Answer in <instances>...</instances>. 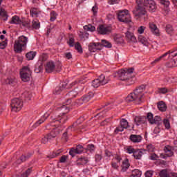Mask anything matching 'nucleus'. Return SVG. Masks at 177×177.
I'll return each mask as SVG.
<instances>
[{
  "label": "nucleus",
  "mask_w": 177,
  "mask_h": 177,
  "mask_svg": "<svg viewBox=\"0 0 177 177\" xmlns=\"http://www.w3.org/2000/svg\"><path fill=\"white\" fill-rule=\"evenodd\" d=\"M137 6L135 8V10H133V15L135 17H137L138 20H142L146 21L147 20V11L146 8H148V10L151 12H156L157 9V4L154 0H136Z\"/></svg>",
  "instance_id": "1"
},
{
  "label": "nucleus",
  "mask_w": 177,
  "mask_h": 177,
  "mask_svg": "<svg viewBox=\"0 0 177 177\" xmlns=\"http://www.w3.org/2000/svg\"><path fill=\"white\" fill-rule=\"evenodd\" d=\"M145 91L146 85L142 84L138 86L127 97V102H133L134 104H142L145 102Z\"/></svg>",
  "instance_id": "2"
},
{
  "label": "nucleus",
  "mask_w": 177,
  "mask_h": 177,
  "mask_svg": "<svg viewBox=\"0 0 177 177\" xmlns=\"http://www.w3.org/2000/svg\"><path fill=\"white\" fill-rule=\"evenodd\" d=\"M146 120H147L151 125L156 124V125H161L162 121L161 120V117L156 115L153 117V113L149 112L147 114L146 116H136L134 118V122L137 126L142 125V124H145L146 122Z\"/></svg>",
  "instance_id": "3"
},
{
  "label": "nucleus",
  "mask_w": 177,
  "mask_h": 177,
  "mask_svg": "<svg viewBox=\"0 0 177 177\" xmlns=\"http://www.w3.org/2000/svg\"><path fill=\"white\" fill-rule=\"evenodd\" d=\"M59 110L62 112V115H59L57 113H53L51 116V122H59V124H63L67 120V113L70 111V106H67V105H62L59 107Z\"/></svg>",
  "instance_id": "4"
},
{
  "label": "nucleus",
  "mask_w": 177,
  "mask_h": 177,
  "mask_svg": "<svg viewBox=\"0 0 177 177\" xmlns=\"http://www.w3.org/2000/svg\"><path fill=\"white\" fill-rule=\"evenodd\" d=\"M28 42V37L22 35L18 37L17 40L15 41L14 50L17 53H20L23 52V48L27 46V43Z\"/></svg>",
  "instance_id": "5"
},
{
  "label": "nucleus",
  "mask_w": 177,
  "mask_h": 177,
  "mask_svg": "<svg viewBox=\"0 0 177 177\" xmlns=\"http://www.w3.org/2000/svg\"><path fill=\"white\" fill-rule=\"evenodd\" d=\"M117 16L118 19L121 23H125L126 24H128V23H131V21H132V19H131V15H129V11L127 10L118 11Z\"/></svg>",
  "instance_id": "6"
},
{
  "label": "nucleus",
  "mask_w": 177,
  "mask_h": 177,
  "mask_svg": "<svg viewBox=\"0 0 177 177\" xmlns=\"http://www.w3.org/2000/svg\"><path fill=\"white\" fill-rule=\"evenodd\" d=\"M19 74L21 75V79L24 82H28L31 80L32 72L31 71V69H30V67L24 66L21 69Z\"/></svg>",
  "instance_id": "7"
},
{
  "label": "nucleus",
  "mask_w": 177,
  "mask_h": 177,
  "mask_svg": "<svg viewBox=\"0 0 177 177\" xmlns=\"http://www.w3.org/2000/svg\"><path fill=\"white\" fill-rule=\"evenodd\" d=\"M110 81V78L106 77L103 74L100 75L97 79L94 80L92 82V86L93 88H99V86H101V85H106V84H109Z\"/></svg>",
  "instance_id": "8"
},
{
  "label": "nucleus",
  "mask_w": 177,
  "mask_h": 177,
  "mask_svg": "<svg viewBox=\"0 0 177 177\" xmlns=\"http://www.w3.org/2000/svg\"><path fill=\"white\" fill-rule=\"evenodd\" d=\"M133 73V68L129 69H121L118 71V77L120 81H127L129 77H131V74Z\"/></svg>",
  "instance_id": "9"
},
{
  "label": "nucleus",
  "mask_w": 177,
  "mask_h": 177,
  "mask_svg": "<svg viewBox=\"0 0 177 177\" xmlns=\"http://www.w3.org/2000/svg\"><path fill=\"white\" fill-rule=\"evenodd\" d=\"M12 111H20L23 107V101L20 98H14L10 104Z\"/></svg>",
  "instance_id": "10"
},
{
  "label": "nucleus",
  "mask_w": 177,
  "mask_h": 177,
  "mask_svg": "<svg viewBox=\"0 0 177 177\" xmlns=\"http://www.w3.org/2000/svg\"><path fill=\"white\" fill-rule=\"evenodd\" d=\"M62 126L60 124H53V127H55V129H53L52 131H50L48 134L46 135L48 139L49 140H52V139H55L62 132V131L59 129Z\"/></svg>",
  "instance_id": "11"
},
{
  "label": "nucleus",
  "mask_w": 177,
  "mask_h": 177,
  "mask_svg": "<svg viewBox=\"0 0 177 177\" xmlns=\"http://www.w3.org/2000/svg\"><path fill=\"white\" fill-rule=\"evenodd\" d=\"M112 28L111 26H106L103 24H101L97 28V31L101 35H109L111 32Z\"/></svg>",
  "instance_id": "12"
},
{
  "label": "nucleus",
  "mask_w": 177,
  "mask_h": 177,
  "mask_svg": "<svg viewBox=\"0 0 177 177\" xmlns=\"http://www.w3.org/2000/svg\"><path fill=\"white\" fill-rule=\"evenodd\" d=\"M84 150L85 149L82 145H78L75 148L71 149L69 154L71 157H75V154H82V153H84Z\"/></svg>",
  "instance_id": "13"
},
{
  "label": "nucleus",
  "mask_w": 177,
  "mask_h": 177,
  "mask_svg": "<svg viewBox=\"0 0 177 177\" xmlns=\"http://www.w3.org/2000/svg\"><path fill=\"white\" fill-rule=\"evenodd\" d=\"M84 121H85V118L84 117H80L75 123H73L71 126L73 128V131L84 129V127L80 126Z\"/></svg>",
  "instance_id": "14"
},
{
  "label": "nucleus",
  "mask_w": 177,
  "mask_h": 177,
  "mask_svg": "<svg viewBox=\"0 0 177 177\" xmlns=\"http://www.w3.org/2000/svg\"><path fill=\"white\" fill-rule=\"evenodd\" d=\"M89 162V159H88V157L85 156H81L80 158H78L76 160V165L78 167H84V165H86Z\"/></svg>",
  "instance_id": "15"
},
{
  "label": "nucleus",
  "mask_w": 177,
  "mask_h": 177,
  "mask_svg": "<svg viewBox=\"0 0 177 177\" xmlns=\"http://www.w3.org/2000/svg\"><path fill=\"white\" fill-rule=\"evenodd\" d=\"M102 48H100V43L97 42H91L88 44V50L89 52H97V50H100Z\"/></svg>",
  "instance_id": "16"
},
{
  "label": "nucleus",
  "mask_w": 177,
  "mask_h": 177,
  "mask_svg": "<svg viewBox=\"0 0 177 177\" xmlns=\"http://www.w3.org/2000/svg\"><path fill=\"white\" fill-rule=\"evenodd\" d=\"M146 153H147L146 149H136L133 156L136 160H140L142 156H145Z\"/></svg>",
  "instance_id": "17"
},
{
  "label": "nucleus",
  "mask_w": 177,
  "mask_h": 177,
  "mask_svg": "<svg viewBox=\"0 0 177 177\" xmlns=\"http://www.w3.org/2000/svg\"><path fill=\"white\" fill-rule=\"evenodd\" d=\"M149 30L153 35L156 37H160V30L157 28V25L153 23H149Z\"/></svg>",
  "instance_id": "18"
},
{
  "label": "nucleus",
  "mask_w": 177,
  "mask_h": 177,
  "mask_svg": "<svg viewBox=\"0 0 177 177\" xmlns=\"http://www.w3.org/2000/svg\"><path fill=\"white\" fill-rule=\"evenodd\" d=\"M125 37H126V39L127 41V42H138V39H136V37H135V35H133V33L127 31L125 33Z\"/></svg>",
  "instance_id": "19"
},
{
  "label": "nucleus",
  "mask_w": 177,
  "mask_h": 177,
  "mask_svg": "<svg viewBox=\"0 0 177 177\" xmlns=\"http://www.w3.org/2000/svg\"><path fill=\"white\" fill-rule=\"evenodd\" d=\"M74 131L73 127H69L66 129V131L62 134V139L67 142L68 140V135H71V131Z\"/></svg>",
  "instance_id": "20"
},
{
  "label": "nucleus",
  "mask_w": 177,
  "mask_h": 177,
  "mask_svg": "<svg viewBox=\"0 0 177 177\" xmlns=\"http://www.w3.org/2000/svg\"><path fill=\"white\" fill-rule=\"evenodd\" d=\"M48 117H49V113H45L39 120H37L35 123L34 124L35 128H37V127H39L41 124L45 122V121L48 120Z\"/></svg>",
  "instance_id": "21"
},
{
  "label": "nucleus",
  "mask_w": 177,
  "mask_h": 177,
  "mask_svg": "<svg viewBox=\"0 0 177 177\" xmlns=\"http://www.w3.org/2000/svg\"><path fill=\"white\" fill-rule=\"evenodd\" d=\"M166 66L172 68L177 66V58H170L166 63Z\"/></svg>",
  "instance_id": "22"
},
{
  "label": "nucleus",
  "mask_w": 177,
  "mask_h": 177,
  "mask_svg": "<svg viewBox=\"0 0 177 177\" xmlns=\"http://www.w3.org/2000/svg\"><path fill=\"white\" fill-rule=\"evenodd\" d=\"M56 68V65H55V62H48L46 66V73H53L55 68Z\"/></svg>",
  "instance_id": "23"
},
{
  "label": "nucleus",
  "mask_w": 177,
  "mask_h": 177,
  "mask_svg": "<svg viewBox=\"0 0 177 177\" xmlns=\"http://www.w3.org/2000/svg\"><path fill=\"white\" fill-rule=\"evenodd\" d=\"M129 139L131 142H133V143H140V142H142V136L131 134Z\"/></svg>",
  "instance_id": "24"
},
{
  "label": "nucleus",
  "mask_w": 177,
  "mask_h": 177,
  "mask_svg": "<svg viewBox=\"0 0 177 177\" xmlns=\"http://www.w3.org/2000/svg\"><path fill=\"white\" fill-rule=\"evenodd\" d=\"M173 147L170 145H166L164 147V151L166 153L167 157H172L174 156V151H172Z\"/></svg>",
  "instance_id": "25"
},
{
  "label": "nucleus",
  "mask_w": 177,
  "mask_h": 177,
  "mask_svg": "<svg viewBox=\"0 0 177 177\" xmlns=\"http://www.w3.org/2000/svg\"><path fill=\"white\" fill-rule=\"evenodd\" d=\"M93 96H95V93H93V92H89L88 94L83 95L81 98L83 100V103H88Z\"/></svg>",
  "instance_id": "26"
},
{
  "label": "nucleus",
  "mask_w": 177,
  "mask_h": 177,
  "mask_svg": "<svg viewBox=\"0 0 177 177\" xmlns=\"http://www.w3.org/2000/svg\"><path fill=\"white\" fill-rule=\"evenodd\" d=\"M31 157V153H27L26 155H22L19 159H17L16 162L17 164H21V162H25V161H27L28 158Z\"/></svg>",
  "instance_id": "27"
},
{
  "label": "nucleus",
  "mask_w": 177,
  "mask_h": 177,
  "mask_svg": "<svg viewBox=\"0 0 177 177\" xmlns=\"http://www.w3.org/2000/svg\"><path fill=\"white\" fill-rule=\"evenodd\" d=\"M138 42H140L145 46H149V41H147V39L145 36L140 35L138 36Z\"/></svg>",
  "instance_id": "28"
},
{
  "label": "nucleus",
  "mask_w": 177,
  "mask_h": 177,
  "mask_svg": "<svg viewBox=\"0 0 177 177\" xmlns=\"http://www.w3.org/2000/svg\"><path fill=\"white\" fill-rule=\"evenodd\" d=\"M42 70H44V64H42V62H38L35 65V73H42Z\"/></svg>",
  "instance_id": "29"
},
{
  "label": "nucleus",
  "mask_w": 177,
  "mask_h": 177,
  "mask_svg": "<svg viewBox=\"0 0 177 177\" xmlns=\"http://www.w3.org/2000/svg\"><path fill=\"white\" fill-rule=\"evenodd\" d=\"M10 24H21V20L19 16H14L12 17L11 21H10Z\"/></svg>",
  "instance_id": "30"
},
{
  "label": "nucleus",
  "mask_w": 177,
  "mask_h": 177,
  "mask_svg": "<svg viewBox=\"0 0 177 177\" xmlns=\"http://www.w3.org/2000/svg\"><path fill=\"white\" fill-rule=\"evenodd\" d=\"M35 56H37V52L35 51H30L26 55V57L28 60H33Z\"/></svg>",
  "instance_id": "31"
},
{
  "label": "nucleus",
  "mask_w": 177,
  "mask_h": 177,
  "mask_svg": "<svg viewBox=\"0 0 177 177\" xmlns=\"http://www.w3.org/2000/svg\"><path fill=\"white\" fill-rule=\"evenodd\" d=\"M158 109L160 111H167V104L161 101L158 103Z\"/></svg>",
  "instance_id": "32"
},
{
  "label": "nucleus",
  "mask_w": 177,
  "mask_h": 177,
  "mask_svg": "<svg viewBox=\"0 0 177 177\" xmlns=\"http://www.w3.org/2000/svg\"><path fill=\"white\" fill-rule=\"evenodd\" d=\"M0 16L4 21H6L8 20V12H6V10L3 8L0 9Z\"/></svg>",
  "instance_id": "33"
},
{
  "label": "nucleus",
  "mask_w": 177,
  "mask_h": 177,
  "mask_svg": "<svg viewBox=\"0 0 177 177\" xmlns=\"http://www.w3.org/2000/svg\"><path fill=\"white\" fill-rule=\"evenodd\" d=\"M102 46H104L105 48H111V43H110L109 41L106 39H102L101 41L100 48H102Z\"/></svg>",
  "instance_id": "34"
},
{
  "label": "nucleus",
  "mask_w": 177,
  "mask_h": 177,
  "mask_svg": "<svg viewBox=\"0 0 177 177\" xmlns=\"http://www.w3.org/2000/svg\"><path fill=\"white\" fill-rule=\"evenodd\" d=\"M129 160H128V159L124 160L122 162V171H123V172H125V171H127V169L129 168Z\"/></svg>",
  "instance_id": "35"
},
{
  "label": "nucleus",
  "mask_w": 177,
  "mask_h": 177,
  "mask_svg": "<svg viewBox=\"0 0 177 177\" xmlns=\"http://www.w3.org/2000/svg\"><path fill=\"white\" fill-rule=\"evenodd\" d=\"M82 104H84V101L82 100V98H80L76 100L75 102H73L71 104V106H75V107H80V106H82Z\"/></svg>",
  "instance_id": "36"
},
{
  "label": "nucleus",
  "mask_w": 177,
  "mask_h": 177,
  "mask_svg": "<svg viewBox=\"0 0 177 177\" xmlns=\"http://www.w3.org/2000/svg\"><path fill=\"white\" fill-rule=\"evenodd\" d=\"M67 96L69 97V99H73L74 97H77V95H78V91H75V90H73L71 91H70L69 93H68V94H66Z\"/></svg>",
  "instance_id": "37"
},
{
  "label": "nucleus",
  "mask_w": 177,
  "mask_h": 177,
  "mask_svg": "<svg viewBox=\"0 0 177 177\" xmlns=\"http://www.w3.org/2000/svg\"><path fill=\"white\" fill-rule=\"evenodd\" d=\"M165 30L166 32L169 34V35H172V34H174V28L171 26V24L167 25Z\"/></svg>",
  "instance_id": "38"
},
{
  "label": "nucleus",
  "mask_w": 177,
  "mask_h": 177,
  "mask_svg": "<svg viewBox=\"0 0 177 177\" xmlns=\"http://www.w3.org/2000/svg\"><path fill=\"white\" fill-rule=\"evenodd\" d=\"M84 29L85 31H91V32H93L96 30V28L91 24L86 25L84 26Z\"/></svg>",
  "instance_id": "39"
},
{
  "label": "nucleus",
  "mask_w": 177,
  "mask_h": 177,
  "mask_svg": "<svg viewBox=\"0 0 177 177\" xmlns=\"http://www.w3.org/2000/svg\"><path fill=\"white\" fill-rule=\"evenodd\" d=\"M125 82L127 85H133V84H135V77H132V75L130 74V77H127Z\"/></svg>",
  "instance_id": "40"
},
{
  "label": "nucleus",
  "mask_w": 177,
  "mask_h": 177,
  "mask_svg": "<svg viewBox=\"0 0 177 177\" xmlns=\"http://www.w3.org/2000/svg\"><path fill=\"white\" fill-rule=\"evenodd\" d=\"M41 27V25L39 22L37 20H33L32 22V28L34 30H39V28Z\"/></svg>",
  "instance_id": "41"
},
{
  "label": "nucleus",
  "mask_w": 177,
  "mask_h": 177,
  "mask_svg": "<svg viewBox=\"0 0 177 177\" xmlns=\"http://www.w3.org/2000/svg\"><path fill=\"white\" fill-rule=\"evenodd\" d=\"M22 96L25 97L26 100H31V97H32V95H31V93L28 91H25Z\"/></svg>",
  "instance_id": "42"
},
{
  "label": "nucleus",
  "mask_w": 177,
  "mask_h": 177,
  "mask_svg": "<svg viewBox=\"0 0 177 177\" xmlns=\"http://www.w3.org/2000/svg\"><path fill=\"white\" fill-rule=\"evenodd\" d=\"M120 125L124 129H127V128H128V127H129V124H128V121L125 119H122L120 120Z\"/></svg>",
  "instance_id": "43"
},
{
  "label": "nucleus",
  "mask_w": 177,
  "mask_h": 177,
  "mask_svg": "<svg viewBox=\"0 0 177 177\" xmlns=\"http://www.w3.org/2000/svg\"><path fill=\"white\" fill-rule=\"evenodd\" d=\"M50 16V21H55L57 17V14L55 11H51Z\"/></svg>",
  "instance_id": "44"
},
{
  "label": "nucleus",
  "mask_w": 177,
  "mask_h": 177,
  "mask_svg": "<svg viewBox=\"0 0 177 177\" xmlns=\"http://www.w3.org/2000/svg\"><path fill=\"white\" fill-rule=\"evenodd\" d=\"M74 42H75V39H74V37L73 35H71L69 36V41H68V44L71 48H73L74 46Z\"/></svg>",
  "instance_id": "45"
},
{
  "label": "nucleus",
  "mask_w": 177,
  "mask_h": 177,
  "mask_svg": "<svg viewBox=\"0 0 177 177\" xmlns=\"http://www.w3.org/2000/svg\"><path fill=\"white\" fill-rule=\"evenodd\" d=\"M60 153H62V151L59 149L56 152H53L51 155L48 156L47 157L48 158H55V157H57L58 156H59Z\"/></svg>",
  "instance_id": "46"
},
{
  "label": "nucleus",
  "mask_w": 177,
  "mask_h": 177,
  "mask_svg": "<svg viewBox=\"0 0 177 177\" xmlns=\"http://www.w3.org/2000/svg\"><path fill=\"white\" fill-rule=\"evenodd\" d=\"M75 49L79 52V53H82V46H81V44L80 42H77L75 45Z\"/></svg>",
  "instance_id": "47"
},
{
  "label": "nucleus",
  "mask_w": 177,
  "mask_h": 177,
  "mask_svg": "<svg viewBox=\"0 0 177 177\" xmlns=\"http://www.w3.org/2000/svg\"><path fill=\"white\" fill-rule=\"evenodd\" d=\"M106 113H107V111L104 110L100 112L99 113H97L95 117H98L99 120H102V118H104V116L106 115Z\"/></svg>",
  "instance_id": "48"
},
{
  "label": "nucleus",
  "mask_w": 177,
  "mask_h": 177,
  "mask_svg": "<svg viewBox=\"0 0 177 177\" xmlns=\"http://www.w3.org/2000/svg\"><path fill=\"white\" fill-rule=\"evenodd\" d=\"M32 172V168H28L26 171L21 174L22 177H28L30 174Z\"/></svg>",
  "instance_id": "49"
},
{
  "label": "nucleus",
  "mask_w": 177,
  "mask_h": 177,
  "mask_svg": "<svg viewBox=\"0 0 177 177\" xmlns=\"http://www.w3.org/2000/svg\"><path fill=\"white\" fill-rule=\"evenodd\" d=\"M111 121V119L110 118L105 119L104 121L100 122V126L106 127V125H109V124H110Z\"/></svg>",
  "instance_id": "50"
},
{
  "label": "nucleus",
  "mask_w": 177,
  "mask_h": 177,
  "mask_svg": "<svg viewBox=\"0 0 177 177\" xmlns=\"http://www.w3.org/2000/svg\"><path fill=\"white\" fill-rule=\"evenodd\" d=\"M163 124H164L166 129H169V128H171V124L169 123V120L164 119Z\"/></svg>",
  "instance_id": "51"
},
{
  "label": "nucleus",
  "mask_w": 177,
  "mask_h": 177,
  "mask_svg": "<svg viewBox=\"0 0 177 177\" xmlns=\"http://www.w3.org/2000/svg\"><path fill=\"white\" fill-rule=\"evenodd\" d=\"M136 149H135L132 146H129L127 149V153H128L129 154H134L135 151Z\"/></svg>",
  "instance_id": "52"
},
{
  "label": "nucleus",
  "mask_w": 177,
  "mask_h": 177,
  "mask_svg": "<svg viewBox=\"0 0 177 177\" xmlns=\"http://www.w3.org/2000/svg\"><path fill=\"white\" fill-rule=\"evenodd\" d=\"M20 26H22L23 27H26V28H31V25L28 21H21Z\"/></svg>",
  "instance_id": "53"
},
{
  "label": "nucleus",
  "mask_w": 177,
  "mask_h": 177,
  "mask_svg": "<svg viewBox=\"0 0 177 177\" xmlns=\"http://www.w3.org/2000/svg\"><path fill=\"white\" fill-rule=\"evenodd\" d=\"M30 12V16H32V17H34V16H38V11H37V8H31Z\"/></svg>",
  "instance_id": "54"
},
{
  "label": "nucleus",
  "mask_w": 177,
  "mask_h": 177,
  "mask_svg": "<svg viewBox=\"0 0 177 177\" xmlns=\"http://www.w3.org/2000/svg\"><path fill=\"white\" fill-rule=\"evenodd\" d=\"M149 160H151L152 161H156V160H158L159 156L156 153H151L149 156Z\"/></svg>",
  "instance_id": "55"
},
{
  "label": "nucleus",
  "mask_w": 177,
  "mask_h": 177,
  "mask_svg": "<svg viewBox=\"0 0 177 177\" xmlns=\"http://www.w3.org/2000/svg\"><path fill=\"white\" fill-rule=\"evenodd\" d=\"M85 84V82H86V80H75V82H72L71 84V86H74V85H75L76 84Z\"/></svg>",
  "instance_id": "56"
},
{
  "label": "nucleus",
  "mask_w": 177,
  "mask_h": 177,
  "mask_svg": "<svg viewBox=\"0 0 177 177\" xmlns=\"http://www.w3.org/2000/svg\"><path fill=\"white\" fill-rule=\"evenodd\" d=\"M147 151H149V153H153L154 151V147L153 145L150 144L147 146Z\"/></svg>",
  "instance_id": "57"
},
{
  "label": "nucleus",
  "mask_w": 177,
  "mask_h": 177,
  "mask_svg": "<svg viewBox=\"0 0 177 177\" xmlns=\"http://www.w3.org/2000/svg\"><path fill=\"white\" fill-rule=\"evenodd\" d=\"M162 56H165L162 57V60H168V59H171V55L169 52H167L165 54L162 55Z\"/></svg>",
  "instance_id": "58"
},
{
  "label": "nucleus",
  "mask_w": 177,
  "mask_h": 177,
  "mask_svg": "<svg viewBox=\"0 0 177 177\" xmlns=\"http://www.w3.org/2000/svg\"><path fill=\"white\" fill-rule=\"evenodd\" d=\"M68 158V156L66 155H63L62 156L60 157L59 158V162L61 163H64L66 161H67V159Z\"/></svg>",
  "instance_id": "59"
},
{
  "label": "nucleus",
  "mask_w": 177,
  "mask_h": 177,
  "mask_svg": "<svg viewBox=\"0 0 177 177\" xmlns=\"http://www.w3.org/2000/svg\"><path fill=\"white\" fill-rule=\"evenodd\" d=\"M168 52H169L170 57H173V59H175V57L177 56V50H169Z\"/></svg>",
  "instance_id": "60"
},
{
  "label": "nucleus",
  "mask_w": 177,
  "mask_h": 177,
  "mask_svg": "<svg viewBox=\"0 0 177 177\" xmlns=\"http://www.w3.org/2000/svg\"><path fill=\"white\" fill-rule=\"evenodd\" d=\"M80 37L81 39L86 38V39H88V38H89V33L86 32H83L82 34L80 35Z\"/></svg>",
  "instance_id": "61"
},
{
  "label": "nucleus",
  "mask_w": 177,
  "mask_h": 177,
  "mask_svg": "<svg viewBox=\"0 0 177 177\" xmlns=\"http://www.w3.org/2000/svg\"><path fill=\"white\" fill-rule=\"evenodd\" d=\"M158 92L159 93L165 94V93H168L169 91L167 88L163 87V88H158Z\"/></svg>",
  "instance_id": "62"
},
{
  "label": "nucleus",
  "mask_w": 177,
  "mask_h": 177,
  "mask_svg": "<svg viewBox=\"0 0 177 177\" xmlns=\"http://www.w3.org/2000/svg\"><path fill=\"white\" fill-rule=\"evenodd\" d=\"M8 46V42L6 41H3L0 42V49H5Z\"/></svg>",
  "instance_id": "63"
},
{
  "label": "nucleus",
  "mask_w": 177,
  "mask_h": 177,
  "mask_svg": "<svg viewBox=\"0 0 177 177\" xmlns=\"http://www.w3.org/2000/svg\"><path fill=\"white\" fill-rule=\"evenodd\" d=\"M145 177H152L153 176V171L149 170V171H147L145 172Z\"/></svg>",
  "instance_id": "64"
}]
</instances>
